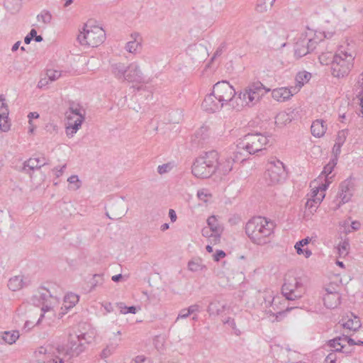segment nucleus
<instances>
[{"instance_id":"nucleus-51","label":"nucleus","mask_w":363,"mask_h":363,"mask_svg":"<svg viewBox=\"0 0 363 363\" xmlns=\"http://www.w3.org/2000/svg\"><path fill=\"white\" fill-rule=\"evenodd\" d=\"M172 167L170 163H166L162 165H159L157 167V172L160 174L167 173L172 169Z\"/></svg>"},{"instance_id":"nucleus-59","label":"nucleus","mask_w":363,"mask_h":363,"mask_svg":"<svg viewBox=\"0 0 363 363\" xmlns=\"http://www.w3.org/2000/svg\"><path fill=\"white\" fill-rule=\"evenodd\" d=\"M187 308L189 311L191 315L199 313L201 311V306L198 304L191 305Z\"/></svg>"},{"instance_id":"nucleus-5","label":"nucleus","mask_w":363,"mask_h":363,"mask_svg":"<svg viewBox=\"0 0 363 363\" xmlns=\"http://www.w3.org/2000/svg\"><path fill=\"white\" fill-rule=\"evenodd\" d=\"M327 35L324 33H316L308 29L302 33L294 45L295 55L299 57L306 55L313 51L318 43Z\"/></svg>"},{"instance_id":"nucleus-18","label":"nucleus","mask_w":363,"mask_h":363,"mask_svg":"<svg viewBox=\"0 0 363 363\" xmlns=\"http://www.w3.org/2000/svg\"><path fill=\"white\" fill-rule=\"evenodd\" d=\"M325 291L323 297L325 306L328 308H336L340 303V295L337 291H329L328 289Z\"/></svg>"},{"instance_id":"nucleus-47","label":"nucleus","mask_w":363,"mask_h":363,"mask_svg":"<svg viewBox=\"0 0 363 363\" xmlns=\"http://www.w3.org/2000/svg\"><path fill=\"white\" fill-rule=\"evenodd\" d=\"M211 196V195L209 193L208 190L205 189H199L197 191L198 198L204 202H206L208 200V198L210 197Z\"/></svg>"},{"instance_id":"nucleus-25","label":"nucleus","mask_w":363,"mask_h":363,"mask_svg":"<svg viewBox=\"0 0 363 363\" xmlns=\"http://www.w3.org/2000/svg\"><path fill=\"white\" fill-rule=\"evenodd\" d=\"M128 66L122 62L113 63L111 65V70L112 74L118 79L125 80Z\"/></svg>"},{"instance_id":"nucleus-56","label":"nucleus","mask_w":363,"mask_h":363,"mask_svg":"<svg viewBox=\"0 0 363 363\" xmlns=\"http://www.w3.org/2000/svg\"><path fill=\"white\" fill-rule=\"evenodd\" d=\"M226 256L225 252L223 250H218L213 255V259L216 262L220 261L221 259L224 258Z\"/></svg>"},{"instance_id":"nucleus-49","label":"nucleus","mask_w":363,"mask_h":363,"mask_svg":"<svg viewBox=\"0 0 363 363\" xmlns=\"http://www.w3.org/2000/svg\"><path fill=\"white\" fill-rule=\"evenodd\" d=\"M223 323L228 325L237 335L240 334V331L236 328V324L233 318H228L226 320H223Z\"/></svg>"},{"instance_id":"nucleus-14","label":"nucleus","mask_w":363,"mask_h":363,"mask_svg":"<svg viewBox=\"0 0 363 363\" xmlns=\"http://www.w3.org/2000/svg\"><path fill=\"white\" fill-rule=\"evenodd\" d=\"M125 80L137 83L143 82V74L138 62H134L128 65Z\"/></svg>"},{"instance_id":"nucleus-34","label":"nucleus","mask_w":363,"mask_h":363,"mask_svg":"<svg viewBox=\"0 0 363 363\" xmlns=\"http://www.w3.org/2000/svg\"><path fill=\"white\" fill-rule=\"evenodd\" d=\"M264 307L266 308L272 307L274 311L277 310V305L279 303V297H275L272 294H268L264 296Z\"/></svg>"},{"instance_id":"nucleus-30","label":"nucleus","mask_w":363,"mask_h":363,"mask_svg":"<svg viewBox=\"0 0 363 363\" xmlns=\"http://www.w3.org/2000/svg\"><path fill=\"white\" fill-rule=\"evenodd\" d=\"M293 117L291 113L285 111L279 113L275 118V123L279 126L286 125L292 121Z\"/></svg>"},{"instance_id":"nucleus-9","label":"nucleus","mask_w":363,"mask_h":363,"mask_svg":"<svg viewBox=\"0 0 363 363\" xmlns=\"http://www.w3.org/2000/svg\"><path fill=\"white\" fill-rule=\"evenodd\" d=\"M285 166L282 162L277 159L269 160L266 166L264 179L269 185L283 182L286 178Z\"/></svg>"},{"instance_id":"nucleus-2","label":"nucleus","mask_w":363,"mask_h":363,"mask_svg":"<svg viewBox=\"0 0 363 363\" xmlns=\"http://www.w3.org/2000/svg\"><path fill=\"white\" fill-rule=\"evenodd\" d=\"M270 91L266 89L260 82L250 84L243 91H241L235 99L236 105L233 106L238 111L244 107H252L259 101L261 98Z\"/></svg>"},{"instance_id":"nucleus-32","label":"nucleus","mask_w":363,"mask_h":363,"mask_svg":"<svg viewBox=\"0 0 363 363\" xmlns=\"http://www.w3.org/2000/svg\"><path fill=\"white\" fill-rule=\"evenodd\" d=\"M118 346V342H110L101 352L100 357L103 359H107L114 353Z\"/></svg>"},{"instance_id":"nucleus-20","label":"nucleus","mask_w":363,"mask_h":363,"mask_svg":"<svg viewBox=\"0 0 363 363\" xmlns=\"http://www.w3.org/2000/svg\"><path fill=\"white\" fill-rule=\"evenodd\" d=\"M348 135V130L346 129L338 131L335 139V143L333 147V153L335 157V160H337L338 155L341 152V147L345 144Z\"/></svg>"},{"instance_id":"nucleus-24","label":"nucleus","mask_w":363,"mask_h":363,"mask_svg":"<svg viewBox=\"0 0 363 363\" xmlns=\"http://www.w3.org/2000/svg\"><path fill=\"white\" fill-rule=\"evenodd\" d=\"M226 308V305L220 301L214 300L210 302L207 312L210 316H218L220 315Z\"/></svg>"},{"instance_id":"nucleus-1","label":"nucleus","mask_w":363,"mask_h":363,"mask_svg":"<svg viewBox=\"0 0 363 363\" xmlns=\"http://www.w3.org/2000/svg\"><path fill=\"white\" fill-rule=\"evenodd\" d=\"M275 223L263 216H255L245 224V233L250 241L257 245H264L271 242Z\"/></svg>"},{"instance_id":"nucleus-21","label":"nucleus","mask_w":363,"mask_h":363,"mask_svg":"<svg viewBox=\"0 0 363 363\" xmlns=\"http://www.w3.org/2000/svg\"><path fill=\"white\" fill-rule=\"evenodd\" d=\"M208 228H210L215 233L214 238L218 239L221 238L223 231V227L218 221L217 217L214 215L211 216L207 219Z\"/></svg>"},{"instance_id":"nucleus-33","label":"nucleus","mask_w":363,"mask_h":363,"mask_svg":"<svg viewBox=\"0 0 363 363\" xmlns=\"http://www.w3.org/2000/svg\"><path fill=\"white\" fill-rule=\"evenodd\" d=\"M311 73L308 72H298L296 77V85L298 87V91L302 86L311 79Z\"/></svg>"},{"instance_id":"nucleus-52","label":"nucleus","mask_w":363,"mask_h":363,"mask_svg":"<svg viewBox=\"0 0 363 363\" xmlns=\"http://www.w3.org/2000/svg\"><path fill=\"white\" fill-rule=\"evenodd\" d=\"M318 203H316V201L314 199H308L306 203V208L310 210V212L312 213L313 211L318 208Z\"/></svg>"},{"instance_id":"nucleus-44","label":"nucleus","mask_w":363,"mask_h":363,"mask_svg":"<svg viewBox=\"0 0 363 363\" xmlns=\"http://www.w3.org/2000/svg\"><path fill=\"white\" fill-rule=\"evenodd\" d=\"M46 77L50 82H54L61 77V72L58 70L48 69Z\"/></svg>"},{"instance_id":"nucleus-42","label":"nucleus","mask_w":363,"mask_h":363,"mask_svg":"<svg viewBox=\"0 0 363 363\" xmlns=\"http://www.w3.org/2000/svg\"><path fill=\"white\" fill-rule=\"evenodd\" d=\"M334 55L332 52H328L325 53H322L319 55V61L322 65H330L332 63V61L333 60Z\"/></svg>"},{"instance_id":"nucleus-17","label":"nucleus","mask_w":363,"mask_h":363,"mask_svg":"<svg viewBox=\"0 0 363 363\" xmlns=\"http://www.w3.org/2000/svg\"><path fill=\"white\" fill-rule=\"evenodd\" d=\"M30 284L28 278L23 275H17L11 277L8 282V287L13 291H18Z\"/></svg>"},{"instance_id":"nucleus-40","label":"nucleus","mask_w":363,"mask_h":363,"mask_svg":"<svg viewBox=\"0 0 363 363\" xmlns=\"http://www.w3.org/2000/svg\"><path fill=\"white\" fill-rule=\"evenodd\" d=\"M10 128V123L9 121V113H0V130L3 132H6Z\"/></svg>"},{"instance_id":"nucleus-22","label":"nucleus","mask_w":363,"mask_h":363,"mask_svg":"<svg viewBox=\"0 0 363 363\" xmlns=\"http://www.w3.org/2000/svg\"><path fill=\"white\" fill-rule=\"evenodd\" d=\"M234 162L231 157L220 158L218 156L217 171L224 175L228 174L233 169Z\"/></svg>"},{"instance_id":"nucleus-10","label":"nucleus","mask_w":363,"mask_h":363,"mask_svg":"<svg viewBox=\"0 0 363 363\" xmlns=\"http://www.w3.org/2000/svg\"><path fill=\"white\" fill-rule=\"evenodd\" d=\"M90 341L86 333L70 334L67 344L62 347V353L69 358L77 357L85 350L86 345Z\"/></svg>"},{"instance_id":"nucleus-26","label":"nucleus","mask_w":363,"mask_h":363,"mask_svg":"<svg viewBox=\"0 0 363 363\" xmlns=\"http://www.w3.org/2000/svg\"><path fill=\"white\" fill-rule=\"evenodd\" d=\"M19 337V333L17 330L4 331L0 333V343L12 345Z\"/></svg>"},{"instance_id":"nucleus-3","label":"nucleus","mask_w":363,"mask_h":363,"mask_svg":"<svg viewBox=\"0 0 363 363\" xmlns=\"http://www.w3.org/2000/svg\"><path fill=\"white\" fill-rule=\"evenodd\" d=\"M218 152L211 150L196 159L192 165V174L197 178L206 179L213 175L218 169Z\"/></svg>"},{"instance_id":"nucleus-62","label":"nucleus","mask_w":363,"mask_h":363,"mask_svg":"<svg viewBox=\"0 0 363 363\" xmlns=\"http://www.w3.org/2000/svg\"><path fill=\"white\" fill-rule=\"evenodd\" d=\"M311 241V238H309L308 237L297 242L296 243V245H297L298 246H301V247H304L305 245H308L309 243V242Z\"/></svg>"},{"instance_id":"nucleus-45","label":"nucleus","mask_w":363,"mask_h":363,"mask_svg":"<svg viewBox=\"0 0 363 363\" xmlns=\"http://www.w3.org/2000/svg\"><path fill=\"white\" fill-rule=\"evenodd\" d=\"M67 182L70 184L73 185V186H72L71 188L72 189H74V190H77V189H79V187L81 186V182L79 179L77 175H72V176H70L68 178Z\"/></svg>"},{"instance_id":"nucleus-15","label":"nucleus","mask_w":363,"mask_h":363,"mask_svg":"<svg viewBox=\"0 0 363 363\" xmlns=\"http://www.w3.org/2000/svg\"><path fill=\"white\" fill-rule=\"evenodd\" d=\"M224 106L217 99V96L213 94V91L206 95L203 103L202 107L204 111L214 113L220 110Z\"/></svg>"},{"instance_id":"nucleus-8","label":"nucleus","mask_w":363,"mask_h":363,"mask_svg":"<svg viewBox=\"0 0 363 363\" xmlns=\"http://www.w3.org/2000/svg\"><path fill=\"white\" fill-rule=\"evenodd\" d=\"M67 119L66 134L72 138L77 132L84 120V110L78 104L72 103L65 113Z\"/></svg>"},{"instance_id":"nucleus-4","label":"nucleus","mask_w":363,"mask_h":363,"mask_svg":"<svg viewBox=\"0 0 363 363\" xmlns=\"http://www.w3.org/2000/svg\"><path fill=\"white\" fill-rule=\"evenodd\" d=\"M354 52L348 48L340 47L334 55L330 70L333 77L340 78L347 76L353 67Z\"/></svg>"},{"instance_id":"nucleus-38","label":"nucleus","mask_w":363,"mask_h":363,"mask_svg":"<svg viewBox=\"0 0 363 363\" xmlns=\"http://www.w3.org/2000/svg\"><path fill=\"white\" fill-rule=\"evenodd\" d=\"M344 337H348V336L343 335L342 336L337 337H335V338L332 340L331 345H333V343H336V342L339 341L340 342V348H336L335 350V351L337 352H342L345 353V354H347L348 355V354H351L352 351L342 350L344 349L345 346V343H347V340H344L343 339Z\"/></svg>"},{"instance_id":"nucleus-61","label":"nucleus","mask_w":363,"mask_h":363,"mask_svg":"<svg viewBox=\"0 0 363 363\" xmlns=\"http://www.w3.org/2000/svg\"><path fill=\"white\" fill-rule=\"evenodd\" d=\"M48 77H45L43 79H41L39 82H38V86L40 89L46 86L48 84Z\"/></svg>"},{"instance_id":"nucleus-6","label":"nucleus","mask_w":363,"mask_h":363,"mask_svg":"<svg viewBox=\"0 0 363 363\" xmlns=\"http://www.w3.org/2000/svg\"><path fill=\"white\" fill-rule=\"evenodd\" d=\"M269 143V140L266 135L259 133H248L239 139L237 147L250 155H254L264 150Z\"/></svg>"},{"instance_id":"nucleus-39","label":"nucleus","mask_w":363,"mask_h":363,"mask_svg":"<svg viewBox=\"0 0 363 363\" xmlns=\"http://www.w3.org/2000/svg\"><path fill=\"white\" fill-rule=\"evenodd\" d=\"M350 249V243L347 240L341 241L337 247V252L341 257H345L349 252Z\"/></svg>"},{"instance_id":"nucleus-48","label":"nucleus","mask_w":363,"mask_h":363,"mask_svg":"<svg viewBox=\"0 0 363 363\" xmlns=\"http://www.w3.org/2000/svg\"><path fill=\"white\" fill-rule=\"evenodd\" d=\"M121 313L123 314L133 313L135 314L137 312V308L135 306H123V303H120Z\"/></svg>"},{"instance_id":"nucleus-50","label":"nucleus","mask_w":363,"mask_h":363,"mask_svg":"<svg viewBox=\"0 0 363 363\" xmlns=\"http://www.w3.org/2000/svg\"><path fill=\"white\" fill-rule=\"evenodd\" d=\"M9 113V108L6 103V98L4 94L0 95V113Z\"/></svg>"},{"instance_id":"nucleus-7","label":"nucleus","mask_w":363,"mask_h":363,"mask_svg":"<svg viewBox=\"0 0 363 363\" xmlns=\"http://www.w3.org/2000/svg\"><path fill=\"white\" fill-rule=\"evenodd\" d=\"M106 39V33L104 29L99 26H89L85 24L83 30L80 31L77 36V40L80 45L87 47H98Z\"/></svg>"},{"instance_id":"nucleus-27","label":"nucleus","mask_w":363,"mask_h":363,"mask_svg":"<svg viewBox=\"0 0 363 363\" xmlns=\"http://www.w3.org/2000/svg\"><path fill=\"white\" fill-rule=\"evenodd\" d=\"M311 130L313 136L320 138L325 134L327 128L323 120H316L313 122Z\"/></svg>"},{"instance_id":"nucleus-35","label":"nucleus","mask_w":363,"mask_h":363,"mask_svg":"<svg viewBox=\"0 0 363 363\" xmlns=\"http://www.w3.org/2000/svg\"><path fill=\"white\" fill-rule=\"evenodd\" d=\"M276 0H257L256 10L259 13L267 11L268 8L272 7Z\"/></svg>"},{"instance_id":"nucleus-11","label":"nucleus","mask_w":363,"mask_h":363,"mask_svg":"<svg viewBox=\"0 0 363 363\" xmlns=\"http://www.w3.org/2000/svg\"><path fill=\"white\" fill-rule=\"evenodd\" d=\"M213 94L217 96V99L220 101L223 106L229 104L233 107L234 106V100L235 96V91L233 86H231L226 81L218 82L213 86Z\"/></svg>"},{"instance_id":"nucleus-43","label":"nucleus","mask_w":363,"mask_h":363,"mask_svg":"<svg viewBox=\"0 0 363 363\" xmlns=\"http://www.w3.org/2000/svg\"><path fill=\"white\" fill-rule=\"evenodd\" d=\"M208 129L206 127H201L199 128L195 133V137L199 139L198 144H203V141H204L208 137Z\"/></svg>"},{"instance_id":"nucleus-12","label":"nucleus","mask_w":363,"mask_h":363,"mask_svg":"<svg viewBox=\"0 0 363 363\" xmlns=\"http://www.w3.org/2000/svg\"><path fill=\"white\" fill-rule=\"evenodd\" d=\"M306 292V289L300 279L295 278L291 282L285 281L281 288V294L289 301L301 298Z\"/></svg>"},{"instance_id":"nucleus-57","label":"nucleus","mask_w":363,"mask_h":363,"mask_svg":"<svg viewBox=\"0 0 363 363\" xmlns=\"http://www.w3.org/2000/svg\"><path fill=\"white\" fill-rule=\"evenodd\" d=\"M45 130L47 132H49L50 133H57L58 130V127L57 125L54 123H48L45 125Z\"/></svg>"},{"instance_id":"nucleus-28","label":"nucleus","mask_w":363,"mask_h":363,"mask_svg":"<svg viewBox=\"0 0 363 363\" xmlns=\"http://www.w3.org/2000/svg\"><path fill=\"white\" fill-rule=\"evenodd\" d=\"M328 183H325L321 185H318V186H314V189L312 191V197L315 200L316 203H318V205L324 199V191L328 189Z\"/></svg>"},{"instance_id":"nucleus-53","label":"nucleus","mask_w":363,"mask_h":363,"mask_svg":"<svg viewBox=\"0 0 363 363\" xmlns=\"http://www.w3.org/2000/svg\"><path fill=\"white\" fill-rule=\"evenodd\" d=\"M191 313L187 308H182L179 311L175 322L178 321L179 319H186L189 317Z\"/></svg>"},{"instance_id":"nucleus-29","label":"nucleus","mask_w":363,"mask_h":363,"mask_svg":"<svg viewBox=\"0 0 363 363\" xmlns=\"http://www.w3.org/2000/svg\"><path fill=\"white\" fill-rule=\"evenodd\" d=\"M188 269L192 272H202L206 269L201 258H194L188 262Z\"/></svg>"},{"instance_id":"nucleus-16","label":"nucleus","mask_w":363,"mask_h":363,"mask_svg":"<svg viewBox=\"0 0 363 363\" xmlns=\"http://www.w3.org/2000/svg\"><path fill=\"white\" fill-rule=\"evenodd\" d=\"M47 164L46 159L42 157H32L23 162L22 171L31 175V173Z\"/></svg>"},{"instance_id":"nucleus-46","label":"nucleus","mask_w":363,"mask_h":363,"mask_svg":"<svg viewBox=\"0 0 363 363\" xmlns=\"http://www.w3.org/2000/svg\"><path fill=\"white\" fill-rule=\"evenodd\" d=\"M336 162L335 160H333L332 162H330L327 165H325L322 172V174H325V177H328L333 172Z\"/></svg>"},{"instance_id":"nucleus-31","label":"nucleus","mask_w":363,"mask_h":363,"mask_svg":"<svg viewBox=\"0 0 363 363\" xmlns=\"http://www.w3.org/2000/svg\"><path fill=\"white\" fill-rule=\"evenodd\" d=\"M79 301V296L73 293L68 294L64 298L63 306L66 310L73 308Z\"/></svg>"},{"instance_id":"nucleus-41","label":"nucleus","mask_w":363,"mask_h":363,"mask_svg":"<svg viewBox=\"0 0 363 363\" xmlns=\"http://www.w3.org/2000/svg\"><path fill=\"white\" fill-rule=\"evenodd\" d=\"M37 20L38 22L48 24L51 22L52 15L48 11L43 10L37 16Z\"/></svg>"},{"instance_id":"nucleus-55","label":"nucleus","mask_w":363,"mask_h":363,"mask_svg":"<svg viewBox=\"0 0 363 363\" xmlns=\"http://www.w3.org/2000/svg\"><path fill=\"white\" fill-rule=\"evenodd\" d=\"M226 49V43H222L219 47L216 49L215 51L213 56L212 57V60L215 59L216 57L221 55L223 52V51Z\"/></svg>"},{"instance_id":"nucleus-36","label":"nucleus","mask_w":363,"mask_h":363,"mask_svg":"<svg viewBox=\"0 0 363 363\" xmlns=\"http://www.w3.org/2000/svg\"><path fill=\"white\" fill-rule=\"evenodd\" d=\"M201 234L203 237L208 238V242L211 245H216L220 242V238H214L215 233L208 227H204L201 230Z\"/></svg>"},{"instance_id":"nucleus-58","label":"nucleus","mask_w":363,"mask_h":363,"mask_svg":"<svg viewBox=\"0 0 363 363\" xmlns=\"http://www.w3.org/2000/svg\"><path fill=\"white\" fill-rule=\"evenodd\" d=\"M135 363H150L149 359L143 355H138L134 359Z\"/></svg>"},{"instance_id":"nucleus-64","label":"nucleus","mask_w":363,"mask_h":363,"mask_svg":"<svg viewBox=\"0 0 363 363\" xmlns=\"http://www.w3.org/2000/svg\"><path fill=\"white\" fill-rule=\"evenodd\" d=\"M357 98L359 101H360V106H361V113L362 116L363 117V91H361L359 94L357 95Z\"/></svg>"},{"instance_id":"nucleus-60","label":"nucleus","mask_w":363,"mask_h":363,"mask_svg":"<svg viewBox=\"0 0 363 363\" xmlns=\"http://www.w3.org/2000/svg\"><path fill=\"white\" fill-rule=\"evenodd\" d=\"M66 169V164L62 165L60 167H55L53 171L55 172V175L57 177H60L62 175L65 169Z\"/></svg>"},{"instance_id":"nucleus-63","label":"nucleus","mask_w":363,"mask_h":363,"mask_svg":"<svg viewBox=\"0 0 363 363\" xmlns=\"http://www.w3.org/2000/svg\"><path fill=\"white\" fill-rule=\"evenodd\" d=\"M28 118L29 119V125H32V120L33 118H38L39 114L37 112H30L28 113Z\"/></svg>"},{"instance_id":"nucleus-23","label":"nucleus","mask_w":363,"mask_h":363,"mask_svg":"<svg viewBox=\"0 0 363 363\" xmlns=\"http://www.w3.org/2000/svg\"><path fill=\"white\" fill-rule=\"evenodd\" d=\"M140 37L138 33H133L130 35L131 40L128 42L125 45V49L130 53L137 54L141 49V43L138 40Z\"/></svg>"},{"instance_id":"nucleus-13","label":"nucleus","mask_w":363,"mask_h":363,"mask_svg":"<svg viewBox=\"0 0 363 363\" xmlns=\"http://www.w3.org/2000/svg\"><path fill=\"white\" fill-rule=\"evenodd\" d=\"M298 91V87H279L272 91V96L277 101H286Z\"/></svg>"},{"instance_id":"nucleus-19","label":"nucleus","mask_w":363,"mask_h":363,"mask_svg":"<svg viewBox=\"0 0 363 363\" xmlns=\"http://www.w3.org/2000/svg\"><path fill=\"white\" fill-rule=\"evenodd\" d=\"M353 195V186L350 181L345 180L340 185V192L339 198L342 203H347L350 201Z\"/></svg>"},{"instance_id":"nucleus-37","label":"nucleus","mask_w":363,"mask_h":363,"mask_svg":"<svg viewBox=\"0 0 363 363\" xmlns=\"http://www.w3.org/2000/svg\"><path fill=\"white\" fill-rule=\"evenodd\" d=\"M344 328L356 331L361 326L359 320L355 317L354 319H348L342 324Z\"/></svg>"},{"instance_id":"nucleus-54","label":"nucleus","mask_w":363,"mask_h":363,"mask_svg":"<svg viewBox=\"0 0 363 363\" xmlns=\"http://www.w3.org/2000/svg\"><path fill=\"white\" fill-rule=\"evenodd\" d=\"M103 283V277L101 274H94L92 279V286L91 289H94L97 285H100Z\"/></svg>"}]
</instances>
